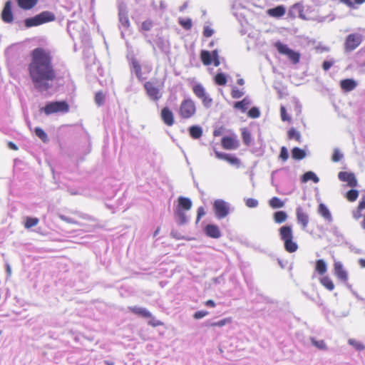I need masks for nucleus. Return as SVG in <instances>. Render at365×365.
<instances>
[{
    "label": "nucleus",
    "mask_w": 365,
    "mask_h": 365,
    "mask_svg": "<svg viewBox=\"0 0 365 365\" xmlns=\"http://www.w3.org/2000/svg\"><path fill=\"white\" fill-rule=\"evenodd\" d=\"M28 72L34 87L41 92L48 91L58 79L51 53L43 48L31 51Z\"/></svg>",
    "instance_id": "nucleus-1"
},
{
    "label": "nucleus",
    "mask_w": 365,
    "mask_h": 365,
    "mask_svg": "<svg viewBox=\"0 0 365 365\" xmlns=\"http://www.w3.org/2000/svg\"><path fill=\"white\" fill-rule=\"evenodd\" d=\"M280 239L284 242V250L292 253L298 250V245L294 240L293 230L291 225H284L279 229Z\"/></svg>",
    "instance_id": "nucleus-2"
},
{
    "label": "nucleus",
    "mask_w": 365,
    "mask_h": 365,
    "mask_svg": "<svg viewBox=\"0 0 365 365\" xmlns=\"http://www.w3.org/2000/svg\"><path fill=\"white\" fill-rule=\"evenodd\" d=\"M165 79L162 81L153 80L146 81L144 85V89L148 98L153 101H158L162 98L161 90L164 87Z\"/></svg>",
    "instance_id": "nucleus-3"
},
{
    "label": "nucleus",
    "mask_w": 365,
    "mask_h": 365,
    "mask_svg": "<svg viewBox=\"0 0 365 365\" xmlns=\"http://www.w3.org/2000/svg\"><path fill=\"white\" fill-rule=\"evenodd\" d=\"M56 20L55 14L49 11H44L34 17L27 18L24 20V24L26 28L38 26L41 24L51 22Z\"/></svg>",
    "instance_id": "nucleus-4"
},
{
    "label": "nucleus",
    "mask_w": 365,
    "mask_h": 365,
    "mask_svg": "<svg viewBox=\"0 0 365 365\" xmlns=\"http://www.w3.org/2000/svg\"><path fill=\"white\" fill-rule=\"evenodd\" d=\"M197 112L195 102L190 98H184L178 108V113L181 119H190L193 118Z\"/></svg>",
    "instance_id": "nucleus-5"
},
{
    "label": "nucleus",
    "mask_w": 365,
    "mask_h": 365,
    "mask_svg": "<svg viewBox=\"0 0 365 365\" xmlns=\"http://www.w3.org/2000/svg\"><path fill=\"white\" fill-rule=\"evenodd\" d=\"M192 206V202L190 198L182 196L178 197V205L175 210V215L180 220L182 224L187 222V217L185 212L190 210Z\"/></svg>",
    "instance_id": "nucleus-6"
},
{
    "label": "nucleus",
    "mask_w": 365,
    "mask_h": 365,
    "mask_svg": "<svg viewBox=\"0 0 365 365\" xmlns=\"http://www.w3.org/2000/svg\"><path fill=\"white\" fill-rule=\"evenodd\" d=\"M43 110L46 115L55 113H66L69 111V106L66 101H54L47 103Z\"/></svg>",
    "instance_id": "nucleus-7"
},
{
    "label": "nucleus",
    "mask_w": 365,
    "mask_h": 365,
    "mask_svg": "<svg viewBox=\"0 0 365 365\" xmlns=\"http://www.w3.org/2000/svg\"><path fill=\"white\" fill-rule=\"evenodd\" d=\"M274 47L280 54L286 55L292 63L297 64L299 62V53L290 49L286 44L277 41L274 43Z\"/></svg>",
    "instance_id": "nucleus-8"
},
{
    "label": "nucleus",
    "mask_w": 365,
    "mask_h": 365,
    "mask_svg": "<svg viewBox=\"0 0 365 365\" xmlns=\"http://www.w3.org/2000/svg\"><path fill=\"white\" fill-rule=\"evenodd\" d=\"M363 41V36L358 33L349 34L344 41V48L346 52H351L359 47Z\"/></svg>",
    "instance_id": "nucleus-9"
},
{
    "label": "nucleus",
    "mask_w": 365,
    "mask_h": 365,
    "mask_svg": "<svg viewBox=\"0 0 365 365\" xmlns=\"http://www.w3.org/2000/svg\"><path fill=\"white\" fill-rule=\"evenodd\" d=\"M351 215L356 221L363 217L361 227L365 230V196L361 197L357 207L351 211Z\"/></svg>",
    "instance_id": "nucleus-10"
},
{
    "label": "nucleus",
    "mask_w": 365,
    "mask_h": 365,
    "mask_svg": "<svg viewBox=\"0 0 365 365\" xmlns=\"http://www.w3.org/2000/svg\"><path fill=\"white\" fill-rule=\"evenodd\" d=\"M213 209L216 217L218 219H222L229 214V206L227 203L222 200H216L213 203Z\"/></svg>",
    "instance_id": "nucleus-11"
},
{
    "label": "nucleus",
    "mask_w": 365,
    "mask_h": 365,
    "mask_svg": "<svg viewBox=\"0 0 365 365\" xmlns=\"http://www.w3.org/2000/svg\"><path fill=\"white\" fill-rule=\"evenodd\" d=\"M333 267L334 274L336 278L344 283L346 282L349 279V274L343 264L339 261H334Z\"/></svg>",
    "instance_id": "nucleus-12"
},
{
    "label": "nucleus",
    "mask_w": 365,
    "mask_h": 365,
    "mask_svg": "<svg viewBox=\"0 0 365 365\" xmlns=\"http://www.w3.org/2000/svg\"><path fill=\"white\" fill-rule=\"evenodd\" d=\"M221 145L225 150H235L239 145L240 143L237 135L225 136L221 140Z\"/></svg>",
    "instance_id": "nucleus-13"
},
{
    "label": "nucleus",
    "mask_w": 365,
    "mask_h": 365,
    "mask_svg": "<svg viewBox=\"0 0 365 365\" xmlns=\"http://www.w3.org/2000/svg\"><path fill=\"white\" fill-rule=\"evenodd\" d=\"M296 218L302 229L305 230L309 222L308 213L302 207H298L296 209Z\"/></svg>",
    "instance_id": "nucleus-14"
},
{
    "label": "nucleus",
    "mask_w": 365,
    "mask_h": 365,
    "mask_svg": "<svg viewBox=\"0 0 365 365\" xmlns=\"http://www.w3.org/2000/svg\"><path fill=\"white\" fill-rule=\"evenodd\" d=\"M215 154L218 159L224 160L237 168H240L241 166L240 160L232 155L220 153L217 150L215 151Z\"/></svg>",
    "instance_id": "nucleus-15"
},
{
    "label": "nucleus",
    "mask_w": 365,
    "mask_h": 365,
    "mask_svg": "<svg viewBox=\"0 0 365 365\" xmlns=\"http://www.w3.org/2000/svg\"><path fill=\"white\" fill-rule=\"evenodd\" d=\"M11 6V1H6L1 12V19L4 22L7 24L12 23L14 21V15L12 13Z\"/></svg>",
    "instance_id": "nucleus-16"
},
{
    "label": "nucleus",
    "mask_w": 365,
    "mask_h": 365,
    "mask_svg": "<svg viewBox=\"0 0 365 365\" xmlns=\"http://www.w3.org/2000/svg\"><path fill=\"white\" fill-rule=\"evenodd\" d=\"M160 118L163 122L168 126H172L175 123L174 114L167 106L162 108Z\"/></svg>",
    "instance_id": "nucleus-17"
},
{
    "label": "nucleus",
    "mask_w": 365,
    "mask_h": 365,
    "mask_svg": "<svg viewBox=\"0 0 365 365\" xmlns=\"http://www.w3.org/2000/svg\"><path fill=\"white\" fill-rule=\"evenodd\" d=\"M338 178L341 181L347 182V185L351 187H354L357 185V180L355 175L351 173L339 172Z\"/></svg>",
    "instance_id": "nucleus-18"
},
{
    "label": "nucleus",
    "mask_w": 365,
    "mask_h": 365,
    "mask_svg": "<svg viewBox=\"0 0 365 365\" xmlns=\"http://www.w3.org/2000/svg\"><path fill=\"white\" fill-rule=\"evenodd\" d=\"M295 12L298 13L299 17L300 19H306L305 16L304 14V6L302 4L296 3V4H293L289 11L288 16L290 18L294 19L296 17Z\"/></svg>",
    "instance_id": "nucleus-19"
},
{
    "label": "nucleus",
    "mask_w": 365,
    "mask_h": 365,
    "mask_svg": "<svg viewBox=\"0 0 365 365\" xmlns=\"http://www.w3.org/2000/svg\"><path fill=\"white\" fill-rule=\"evenodd\" d=\"M131 69L134 71L137 78L141 81L143 78L142 68L139 61L135 58L132 57L130 60Z\"/></svg>",
    "instance_id": "nucleus-20"
},
{
    "label": "nucleus",
    "mask_w": 365,
    "mask_h": 365,
    "mask_svg": "<svg viewBox=\"0 0 365 365\" xmlns=\"http://www.w3.org/2000/svg\"><path fill=\"white\" fill-rule=\"evenodd\" d=\"M128 309L134 314L143 318H152V314L145 308L136 306L128 307Z\"/></svg>",
    "instance_id": "nucleus-21"
},
{
    "label": "nucleus",
    "mask_w": 365,
    "mask_h": 365,
    "mask_svg": "<svg viewBox=\"0 0 365 365\" xmlns=\"http://www.w3.org/2000/svg\"><path fill=\"white\" fill-rule=\"evenodd\" d=\"M286 13V9L283 5H279L274 8L269 9L267 14L274 18H280Z\"/></svg>",
    "instance_id": "nucleus-22"
},
{
    "label": "nucleus",
    "mask_w": 365,
    "mask_h": 365,
    "mask_svg": "<svg viewBox=\"0 0 365 365\" xmlns=\"http://www.w3.org/2000/svg\"><path fill=\"white\" fill-rule=\"evenodd\" d=\"M356 82L351 78H346L340 81L341 88L345 92H349L355 89L356 87Z\"/></svg>",
    "instance_id": "nucleus-23"
},
{
    "label": "nucleus",
    "mask_w": 365,
    "mask_h": 365,
    "mask_svg": "<svg viewBox=\"0 0 365 365\" xmlns=\"http://www.w3.org/2000/svg\"><path fill=\"white\" fill-rule=\"evenodd\" d=\"M205 232L212 238H219L221 236L219 227L215 225H207L205 228Z\"/></svg>",
    "instance_id": "nucleus-24"
},
{
    "label": "nucleus",
    "mask_w": 365,
    "mask_h": 365,
    "mask_svg": "<svg viewBox=\"0 0 365 365\" xmlns=\"http://www.w3.org/2000/svg\"><path fill=\"white\" fill-rule=\"evenodd\" d=\"M19 7L23 10H30L36 6L38 0H16Z\"/></svg>",
    "instance_id": "nucleus-25"
},
{
    "label": "nucleus",
    "mask_w": 365,
    "mask_h": 365,
    "mask_svg": "<svg viewBox=\"0 0 365 365\" xmlns=\"http://www.w3.org/2000/svg\"><path fill=\"white\" fill-rule=\"evenodd\" d=\"M318 213L328 222H331L332 220L331 214L330 211L329 210V209L327 208V207L324 204L320 203L319 205Z\"/></svg>",
    "instance_id": "nucleus-26"
},
{
    "label": "nucleus",
    "mask_w": 365,
    "mask_h": 365,
    "mask_svg": "<svg viewBox=\"0 0 365 365\" xmlns=\"http://www.w3.org/2000/svg\"><path fill=\"white\" fill-rule=\"evenodd\" d=\"M319 282L324 288L329 291H333L334 289V284L329 276L323 275L319 278Z\"/></svg>",
    "instance_id": "nucleus-27"
},
{
    "label": "nucleus",
    "mask_w": 365,
    "mask_h": 365,
    "mask_svg": "<svg viewBox=\"0 0 365 365\" xmlns=\"http://www.w3.org/2000/svg\"><path fill=\"white\" fill-rule=\"evenodd\" d=\"M315 271L321 276L327 271V265L324 259H317L315 263Z\"/></svg>",
    "instance_id": "nucleus-28"
},
{
    "label": "nucleus",
    "mask_w": 365,
    "mask_h": 365,
    "mask_svg": "<svg viewBox=\"0 0 365 365\" xmlns=\"http://www.w3.org/2000/svg\"><path fill=\"white\" fill-rule=\"evenodd\" d=\"M200 59L203 65L210 66L212 64V55L210 52L206 50H202L200 52Z\"/></svg>",
    "instance_id": "nucleus-29"
},
{
    "label": "nucleus",
    "mask_w": 365,
    "mask_h": 365,
    "mask_svg": "<svg viewBox=\"0 0 365 365\" xmlns=\"http://www.w3.org/2000/svg\"><path fill=\"white\" fill-rule=\"evenodd\" d=\"M119 21L124 28L128 29L130 26L128 15L125 11L120 10L118 13Z\"/></svg>",
    "instance_id": "nucleus-30"
},
{
    "label": "nucleus",
    "mask_w": 365,
    "mask_h": 365,
    "mask_svg": "<svg viewBox=\"0 0 365 365\" xmlns=\"http://www.w3.org/2000/svg\"><path fill=\"white\" fill-rule=\"evenodd\" d=\"M250 104V100L247 98H245L241 101L235 103L234 108L235 109H239V110H241L242 112H245L248 108V106Z\"/></svg>",
    "instance_id": "nucleus-31"
},
{
    "label": "nucleus",
    "mask_w": 365,
    "mask_h": 365,
    "mask_svg": "<svg viewBox=\"0 0 365 365\" xmlns=\"http://www.w3.org/2000/svg\"><path fill=\"white\" fill-rule=\"evenodd\" d=\"M190 135L194 139L200 138L202 135V128L197 125H192L189 128Z\"/></svg>",
    "instance_id": "nucleus-32"
},
{
    "label": "nucleus",
    "mask_w": 365,
    "mask_h": 365,
    "mask_svg": "<svg viewBox=\"0 0 365 365\" xmlns=\"http://www.w3.org/2000/svg\"><path fill=\"white\" fill-rule=\"evenodd\" d=\"M274 220L276 223L281 224L287 219V215L284 211H277L274 214Z\"/></svg>",
    "instance_id": "nucleus-33"
},
{
    "label": "nucleus",
    "mask_w": 365,
    "mask_h": 365,
    "mask_svg": "<svg viewBox=\"0 0 365 365\" xmlns=\"http://www.w3.org/2000/svg\"><path fill=\"white\" fill-rule=\"evenodd\" d=\"M305 155L306 153L304 150L298 147H295L292 150V157L294 160H302Z\"/></svg>",
    "instance_id": "nucleus-34"
},
{
    "label": "nucleus",
    "mask_w": 365,
    "mask_h": 365,
    "mask_svg": "<svg viewBox=\"0 0 365 365\" xmlns=\"http://www.w3.org/2000/svg\"><path fill=\"white\" fill-rule=\"evenodd\" d=\"M309 180H312L314 182H319V178L317 176V175L312 172L309 171L305 173L302 177V181L304 182H306Z\"/></svg>",
    "instance_id": "nucleus-35"
},
{
    "label": "nucleus",
    "mask_w": 365,
    "mask_h": 365,
    "mask_svg": "<svg viewBox=\"0 0 365 365\" xmlns=\"http://www.w3.org/2000/svg\"><path fill=\"white\" fill-rule=\"evenodd\" d=\"M192 91L194 94L200 99L206 94L205 90L201 84L195 85L192 88Z\"/></svg>",
    "instance_id": "nucleus-36"
},
{
    "label": "nucleus",
    "mask_w": 365,
    "mask_h": 365,
    "mask_svg": "<svg viewBox=\"0 0 365 365\" xmlns=\"http://www.w3.org/2000/svg\"><path fill=\"white\" fill-rule=\"evenodd\" d=\"M39 220L37 217H27L25 219L24 227L26 229H30L36 226Z\"/></svg>",
    "instance_id": "nucleus-37"
},
{
    "label": "nucleus",
    "mask_w": 365,
    "mask_h": 365,
    "mask_svg": "<svg viewBox=\"0 0 365 365\" xmlns=\"http://www.w3.org/2000/svg\"><path fill=\"white\" fill-rule=\"evenodd\" d=\"M269 205L271 207L276 209L283 207L284 203L279 197H273L269 200Z\"/></svg>",
    "instance_id": "nucleus-38"
},
{
    "label": "nucleus",
    "mask_w": 365,
    "mask_h": 365,
    "mask_svg": "<svg viewBox=\"0 0 365 365\" xmlns=\"http://www.w3.org/2000/svg\"><path fill=\"white\" fill-rule=\"evenodd\" d=\"M289 139H294L297 142H301V135L295 128H291L287 133Z\"/></svg>",
    "instance_id": "nucleus-39"
},
{
    "label": "nucleus",
    "mask_w": 365,
    "mask_h": 365,
    "mask_svg": "<svg viewBox=\"0 0 365 365\" xmlns=\"http://www.w3.org/2000/svg\"><path fill=\"white\" fill-rule=\"evenodd\" d=\"M242 138L244 143L249 145L251 143V134L247 128H242Z\"/></svg>",
    "instance_id": "nucleus-40"
},
{
    "label": "nucleus",
    "mask_w": 365,
    "mask_h": 365,
    "mask_svg": "<svg viewBox=\"0 0 365 365\" xmlns=\"http://www.w3.org/2000/svg\"><path fill=\"white\" fill-rule=\"evenodd\" d=\"M106 98V95L103 91H98L95 94L94 101L96 104L98 106H101L103 105Z\"/></svg>",
    "instance_id": "nucleus-41"
},
{
    "label": "nucleus",
    "mask_w": 365,
    "mask_h": 365,
    "mask_svg": "<svg viewBox=\"0 0 365 365\" xmlns=\"http://www.w3.org/2000/svg\"><path fill=\"white\" fill-rule=\"evenodd\" d=\"M214 80L215 83L219 86H225L227 83V77L222 73H217Z\"/></svg>",
    "instance_id": "nucleus-42"
},
{
    "label": "nucleus",
    "mask_w": 365,
    "mask_h": 365,
    "mask_svg": "<svg viewBox=\"0 0 365 365\" xmlns=\"http://www.w3.org/2000/svg\"><path fill=\"white\" fill-rule=\"evenodd\" d=\"M359 197V191L356 190H349L345 195L346 200L349 202H354L357 200Z\"/></svg>",
    "instance_id": "nucleus-43"
},
{
    "label": "nucleus",
    "mask_w": 365,
    "mask_h": 365,
    "mask_svg": "<svg viewBox=\"0 0 365 365\" xmlns=\"http://www.w3.org/2000/svg\"><path fill=\"white\" fill-rule=\"evenodd\" d=\"M348 343L357 351H362L365 349V346L361 341L356 339H349L348 340Z\"/></svg>",
    "instance_id": "nucleus-44"
},
{
    "label": "nucleus",
    "mask_w": 365,
    "mask_h": 365,
    "mask_svg": "<svg viewBox=\"0 0 365 365\" xmlns=\"http://www.w3.org/2000/svg\"><path fill=\"white\" fill-rule=\"evenodd\" d=\"M232 318L231 317H227V318H225V319H222L218 322H212V323H209V324H207V326H210V327H223L227 324H230L232 322Z\"/></svg>",
    "instance_id": "nucleus-45"
},
{
    "label": "nucleus",
    "mask_w": 365,
    "mask_h": 365,
    "mask_svg": "<svg viewBox=\"0 0 365 365\" xmlns=\"http://www.w3.org/2000/svg\"><path fill=\"white\" fill-rule=\"evenodd\" d=\"M35 134L37 137H38L43 143H46L48 141V138L45 131L41 128H35Z\"/></svg>",
    "instance_id": "nucleus-46"
},
{
    "label": "nucleus",
    "mask_w": 365,
    "mask_h": 365,
    "mask_svg": "<svg viewBox=\"0 0 365 365\" xmlns=\"http://www.w3.org/2000/svg\"><path fill=\"white\" fill-rule=\"evenodd\" d=\"M312 344L320 350H326L327 344L324 340H317L315 338H311Z\"/></svg>",
    "instance_id": "nucleus-47"
},
{
    "label": "nucleus",
    "mask_w": 365,
    "mask_h": 365,
    "mask_svg": "<svg viewBox=\"0 0 365 365\" xmlns=\"http://www.w3.org/2000/svg\"><path fill=\"white\" fill-rule=\"evenodd\" d=\"M179 24L185 30H190L192 28V23L191 19H179Z\"/></svg>",
    "instance_id": "nucleus-48"
},
{
    "label": "nucleus",
    "mask_w": 365,
    "mask_h": 365,
    "mask_svg": "<svg viewBox=\"0 0 365 365\" xmlns=\"http://www.w3.org/2000/svg\"><path fill=\"white\" fill-rule=\"evenodd\" d=\"M153 26V21L150 19L144 21L140 27L141 31H149Z\"/></svg>",
    "instance_id": "nucleus-49"
},
{
    "label": "nucleus",
    "mask_w": 365,
    "mask_h": 365,
    "mask_svg": "<svg viewBox=\"0 0 365 365\" xmlns=\"http://www.w3.org/2000/svg\"><path fill=\"white\" fill-rule=\"evenodd\" d=\"M280 115L282 121H291L290 116L287 113V110L284 106H282L280 108Z\"/></svg>",
    "instance_id": "nucleus-50"
},
{
    "label": "nucleus",
    "mask_w": 365,
    "mask_h": 365,
    "mask_svg": "<svg viewBox=\"0 0 365 365\" xmlns=\"http://www.w3.org/2000/svg\"><path fill=\"white\" fill-rule=\"evenodd\" d=\"M342 157L343 155L340 153V151L338 149H334L331 156L332 161L335 163L339 162L341 160Z\"/></svg>",
    "instance_id": "nucleus-51"
},
{
    "label": "nucleus",
    "mask_w": 365,
    "mask_h": 365,
    "mask_svg": "<svg viewBox=\"0 0 365 365\" xmlns=\"http://www.w3.org/2000/svg\"><path fill=\"white\" fill-rule=\"evenodd\" d=\"M259 115H260V112H259V109L256 107L252 108L248 111V116L252 118H257L259 116Z\"/></svg>",
    "instance_id": "nucleus-52"
},
{
    "label": "nucleus",
    "mask_w": 365,
    "mask_h": 365,
    "mask_svg": "<svg viewBox=\"0 0 365 365\" xmlns=\"http://www.w3.org/2000/svg\"><path fill=\"white\" fill-rule=\"evenodd\" d=\"M245 204L248 207L253 208L258 205V201L254 198H247L245 200Z\"/></svg>",
    "instance_id": "nucleus-53"
},
{
    "label": "nucleus",
    "mask_w": 365,
    "mask_h": 365,
    "mask_svg": "<svg viewBox=\"0 0 365 365\" xmlns=\"http://www.w3.org/2000/svg\"><path fill=\"white\" fill-rule=\"evenodd\" d=\"M279 158L283 161H286L288 159L289 155H288V151H287V149L286 147L283 146L281 148Z\"/></svg>",
    "instance_id": "nucleus-54"
},
{
    "label": "nucleus",
    "mask_w": 365,
    "mask_h": 365,
    "mask_svg": "<svg viewBox=\"0 0 365 365\" xmlns=\"http://www.w3.org/2000/svg\"><path fill=\"white\" fill-rule=\"evenodd\" d=\"M244 95V93L239 90L237 88H234L232 90L231 96L233 98H240Z\"/></svg>",
    "instance_id": "nucleus-55"
},
{
    "label": "nucleus",
    "mask_w": 365,
    "mask_h": 365,
    "mask_svg": "<svg viewBox=\"0 0 365 365\" xmlns=\"http://www.w3.org/2000/svg\"><path fill=\"white\" fill-rule=\"evenodd\" d=\"M200 99L205 107H210L212 102V98L207 93Z\"/></svg>",
    "instance_id": "nucleus-56"
},
{
    "label": "nucleus",
    "mask_w": 365,
    "mask_h": 365,
    "mask_svg": "<svg viewBox=\"0 0 365 365\" xmlns=\"http://www.w3.org/2000/svg\"><path fill=\"white\" fill-rule=\"evenodd\" d=\"M214 34V31L212 30V28H210V26H206L204 27V29H203V36L205 37H210L212 36V34Z\"/></svg>",
    "instance_id": "nucleus-57"
},
{
    "label": "nucleus",
    "mask_w": 365,
    "mask_h": 365,
    "mask_svg": "<svg viewBox=\"0 0 365 365\" xmlns=\"http://www.w3.org/2000/svg\"><path fill=\"white\" fill-rule=\"evenodd\" d=\"M208 314V312L207 311H203V310H201V311H197L196 312L195 314H194V318L196 319H202L203 317H205V316H207Z\"/></svg>",
    "instance_id": "nucleus-58"
},
{
    "label": "nucleus",
    "mask_w": 365,
    "mask_h": 365,
    "mask_svg": "<svg viewBox=\"0 0 365 365\" xmlns=\"http://www.w3.org/2000/svg\"><path fill=\"white\" fill-rule=\"evenodd\" d=\"M151 319L148 322V324L153 327H156L158 326H163V323L159 320L155 319L153 317L150 318Z\"/></svg>",
    "instance_id": "nucleus-59"
},
{
    "label": "nucleus",
    "mask_w": 365,
    "mask_h": 365,
    "mask_svg": "<svg viewBox=\"0 0 365 365\" xmlns=\"http://www.w3.org/2000/svg\"><path fill=\"white\" fill-rule=\"evenodd\" d=\"M197 212V213L196 223H198L199 221L200 220L201 217L205 215V212L202 207H198Z\"/></svg>",
    "instance_id": "nucleus-60"
},
{
    "label": "nucleus",
    "mask_w": 365,
    "mask_h": 365,
    "mask_svg": "<svg viewBox=\"0 0 365 365\" xmlns=\"http://www.w3.org/2000/svg\"><path fill=\"white\" fill-rule=\"evenodd\" d=\"M339 1L342 4H344L351 9L356 8L354 6V3L351 0H339Z\"/></svg>",
    "instance_id": "nucleus-61"
},
{
    "label": "nucleus",
    "mask_w": 365,
    "mask_h": 365,
    "mask_svg": "<svg viewBox=\"0 0 365 365\" xmlns=\"http://www.w3.org/2000/svg\"><path fill=\"white\" fill-rule=\"evenodd\" d=\"M332 62L325 61L323 62L322 68L324 71H327L332 66Z\"/></svg>",
    "instance_id": "nucleus-62"
},
{
    "label": "nucleus",
    "mask_w": 365,
    "mask_h": 365,
    "mask_svg": "<svg viewBox=\"0 0 365 365\" xmlns=\"http://www.w3.org/2000/svg\"><path fill=\"white\" fill-rule=\"evenodd\" d=\"M205 306L210 307H215V302L212 299H208L205 302Z\"/></svg>",
    "instance_id": "nucleus-63"
},
{
    "label": "nucleus",
    "mask_w": 365,
    "mask_h": 365,
    "mask_svg": "<svg viewBox=\"0 0 365 365\" xmlns=\"http://www.w3.org/2000/svg\"><path fill=\"white\" fill-rule=\"evenodd\" d=\"M222 129L220 128H217V129H215L214 131H213V135L217 137V136H220L222 135Z\"/></svg>",
    "instance_id": "nucleus-64"
}]
</instances>
